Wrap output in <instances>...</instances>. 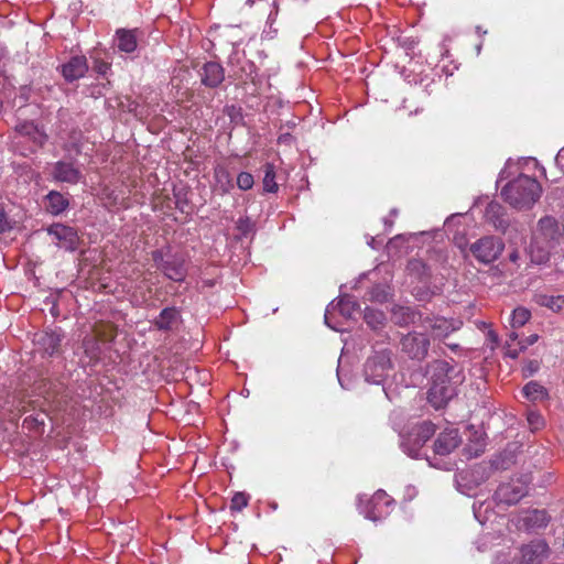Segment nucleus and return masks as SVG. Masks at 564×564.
<instances>
[{
  "instance_id": "nucleus-1",
  "label": "nucleus",
  "mask_w": 564,
  "mask_h": 564,
  "mask_svg": "<svg viewBox=\"0 0 564 564\" xmlns=\"http://www.w3.org/2000/svg\"><path fill=\"white\" fill-rule=\"evenodd\" d=\"M427 375L430 378L427 400L435 409L445 406L456 394L457 387L465 380L458 365L440 359L427 365Z\"/></svg>"
},
{
  "instance_id": "nucleus-2",
  "label": "nucleus",
  "mask_w": 564,
  "mask_h": 564,
  "mask_svg": "<svg viewBox=\"0 0 564 564\" xmlns=\"http://www.w3.org/2000/svg\"><path fill=\"white\" fill-rule=\"evenodd\" d=\"M541 193L542 187L535 178L520 175L502 188L501 196L512 207L524 209L533 206Z\"/></svg>"
},
{
  "instance_id": "nucleus-3",
  "label": "nucleus",
  "mask_w": 564,
  "mask_h": 564,
  "mask_svg": "<svg viewBox=\"0 0 564 564\" xmlns=\"http://www.w3.org/2000/svg\"><path fill=\"white\" fill-rule=\"evenodd\" d=\"M391 356L390 349H380L368 357L364 368L368 382L381 384L389 377L393 368Z\"/></svg>"
},
{
  "instance_id": "nucleus-4",
  "label": "nucleus",
  "mask_w": 564,
  "mask_h": 564,
  "mask_svg": "<svg viewBox=\"0 0 564 564\" xmlns=\"http://www.w3.org/2000/svg\"><path fill=\"white\" fill-rule=\"evenodd\" d=\"M469 250L479 262L491 263L502 252L503 245L498 238L487 236L471 243Z\"/></svg>"
},
{
  "instance_id": "nucleus-5",
  "label": "nucleus",
  "mask_w": 564,
  "mask_h": 564,
  "mask_svg": "<svg viewBox=\"0 0 564 564\" xmlns=\"http://www.w3.org/2000/svg\"><path fill=\"white\" fill-rule=\"evenodd\" d=\"M400 345L401 350L411 359L423 360L429 354L431 341L424 333L414 330L404 335Z\"/></svg>"
},
{
  "instance_id": "nucleus-6",
  "label": "nucleus",
  "mask_w": 564,
  "mask_h": 564,
  "mask_svg": "<svg viewBox=\"0 0 564 564\" xmlns=\"http://www.w3.org/2000/svg\"><path fill=\"white\" fill-rule=\"evenodd\" d=\"M527 494L528 481L517 478L501 484L495 492V499L499 505L511 506L519 502Z\"/></svg>"
},
{
  "instance_id": "nucleus-7",
  "label": "nucleus",
  "mask_w": 564,
  "mask_h": 564,
  "mask_svg": "<svg viewBox=\"0 0 564 564\" xmlns=\"http://www.w3.org/2000/svg\"><path fill=\"white\" fill-rule=\"evenodd\" d=\"M47 234L53 238L56 247L66 251H75L79 246V236L77 231L64 224H53L47 228Z\"/></svg>"
},
{
  "instance_id": "nucleus-8",
  "label": "nucleus",
  "mask_w": 564,
  "mask_h": 564,
  "mask_svg": "<svg viewBox=\"0 0 564 564\" xmlns=\"http://www.w3.org/2000/svg\"><path fill=\"white\" fill-rule=\"evenodd\" d=\"M422 326L433 333L434 338L444 339L449 334L458 330L462 322L457 319H447L445 317H425L422 321Z\"/></svg>"
},
{
  "instance_id": "nucleus-9",
  "label": "nucleus",
  "mask_w": 564,
  "mask_h": 564,
  "mask_svg": "<svg viewBox=\"0 0 564 564\" xmlns=\"http://www.w3.org/2000/svg\"><path fill=\"white\" fill-rule=\"evenodd\" d=\"M63 335L56 330H43L36 333L33 343L36 349L45 356H53L58 352Z\"/></svg>"
},
{
  "instance_id": "nucleus-10",
  "label": "nucleus",
  "mask_w": 564,
  "mask_h": 564,
  "mask_svg": "<svg viewBox=\"0 0 564 564\" xmlns=\"http://www.w3.org/2000/svg\"><path fill=\"white\" fill-rule=\"evenodd\" d=\"M549 555V546L543 540H534L520 549L518 564H538Z\"/></svg>"
},
{
  "instance_id": "nucleus-11",
  "label": "nucleus",
  "mask_w": 564,
  "mask_h": 564,
  "mask_svg": "<svg viewBox=\"0 0 564 564\" xmlns=\"http://www.w3.org/2000/svg\"><path fill=\"white\" fill-rule=\"evenodd\" d=\"M462 440L455 427L445 429L434 442V452L438 455H448L458 447Z\"/></svg>"
},
{
  "instance_id": "nucleus-12",
  "label": "nucleus",
  "mask_w": 564,
  "mask_h": 564,
  "mask_svg": "<svg viewBox=\"0 0 564 564\" xmlns=\"http://www.w3.org/2000/svg\"><path fill=\"white\" fill-rule=\"evenodd\" d=\"M392 500L383 490H378L369 499L367 510H365L366 518L377 521L381 519L387 512V508L391 505Z\"/></svg>"
},
{
  "instance_id": "nucleus-13",
  "label": "nucleus",
  "mask_w": 564,
  "mask_h": 564,
  "mask_svg": "<svg viewBox=\"0 0 564 564\" xmlns=\"http://www.w3.org/2000/svg\"><path fill=\"white\" fill-rule=\"evenodd\" d=\"M52 176L58 182L76 184L79 182L82 173L73 163L59 161L53 165Z\"/></svg>"
},
{
  "instance_id": "nucleus-14",
  "label": "nucleus",
  "mask_w": 564,
  "mask_h": 564,
  "mask_svg": "<svg viewBox=\"0 0 564 564\" xmlns=\"http://www.w3.org/2000/svg\"><path fill=\"white\" fill-rule=\"evenodd\" d=\"M88 69L85 56H73L62 66V73L66 80L73 82L82 78Z\"/></svg>"
},
{
  "instance_id": "nucleus-15",
  "label": "nucleus",
  "mask_w": 564,
  "mask_h": 564,
  "mask_svg": "<svg viewBox=\"0 0 564 564\" xmlns=\"http://www.w3.org/2000/svg\"><path fill=\"white\" fill-rule=\"evenodd\" d=\"M181 322V312L172 306L165 307L161 311L158 317L153 321V325L159 330H173Z\"/></svg>"
},
{
  "instance_id": "nucleus-16",
  "label": "nucleus",
  "mask_w": 564,
  "mask_h": 564,
  "mask_svg": "<svg viewBox=\"0 0 564 564\" xmlns=\"http://www.w3.org/2000/svg\"><path fill=\"white\" fill-rule=\"evenodd\" d=\"M225 78L224 68L215 62L206 63L203 67L202 83L208 87H217Z\"/></svg>"
},
{
  "instance_id": "nucleus-17",
  "label": "nucleus",
  "mask_w": 564,
  "mask_h": 564,
  "mask_svg": "<svg viewBox=\"0 0 564 564\" xmlns=\"http://www.w3.org/2000/svg\"><path fill=\"white\" fill-rule=\"evenodd\" d=\"M391 319L395 325L409 326L421 319V315L408 306H394L391 311Z\"/></svg>"
},
{
  "instance_id": "nucleus-18",
  "label": "nucleus",
  "mask_w": 564,
  "mask_h": 564,
  "mask_svg": "<svg viewBox=\"0 0 564 564\" xmlns=\"http://www.w3.org/2000/svg\"><path fill=\"white\" fill-rule=\"evenodd\" d=\"M553 249L554 248L551 245L543 243L541 240H538L534 237H532L529 247L530 259L533 263L536 264L546 263L550 259V254Z\"/></svg>"
},
{
  "instance_id": "nucleus-19",
  "label": "nucleus",
  "mask_w": 564,
  "mask_h": 564,
  "mask_svg": "<svg viewBox=\"0 0 564 564\" xmlns=\"http://www.w3.org/2000/svg\"><path fill=\"white\" fill-rule=\"evenodd\" d=\"M521 521L527 530H535L545 527L549 522V517L546 511L534 509L525 511L521 517Z\"/></svg>"
},
{
  "instance_id": "nucleus-20",
  "label": "nucleus",
  "mask_w": 564,
  "mask_h": 564,
  "mask_svg": "<svg viewBox=\"0 0 564 564\" xmlns=\"http://www.w3.org/2000/svg\"><path fill=\"white\" fill-rule=\"evenodd\" d=\"M159 270H161L167 279L176 282L183 281L186 275L183 261L178 259L166 260V262L159 264Z\"/></svg>"
},
{
  "instance_id": "nucleus-21",
  "label": "nucleus",
  "mask_w": 564,
  "mask_h": 564,
  "mask_svg": "<svg viewBox=\"0 0 564 564\" xmlns=\"http://www.w3.org/2000/svg\"><path fill=\"white\" fill-rule=\"evenodd\" d=\"M137 30L120 29L116 33L117 46L121 52L131 53L138 46Z\"/></svg>"
},
{
  "instance_id": "nucleus-22",
  "label": "nucleus",
  "mask_w": 564,
  "mask_h": 564,
  "mask_svg": "<svg viewBox=\"0 0 564 564\" xmlns=\"http://www.w3.org/2000/svg\"><path fill=\"white\" fill-rule=\"evenodd\" d=\"M46 210L52 215H59L66 210L69 205L68 199L56 191H51L46 197Z\"/></svg>"
},
{
  "instance_id": "nucleus-23",
  "label": "nucleus",
  "mask_w": 564,
  "mask_h": 564,
  "mask_svg": "<svg viewBox=\"0 0 564 564\" xmlns=\"http://www.w3.org/2000/svg\"><path fill=\"white\" fill-rule=\"evenodd\" d=\"M486 218L498 230H503L508 226V221L503 215V207L498 203H489L486 208Z\"/></svg>"
},
{
  "instance_id": "nucleus-24",
  "label": "nucleus",
  "mask_w": 564,
  "mask_h": 564,
  "mask_svg": "<svg viewBox=\"0 0 564 564\" xmlns=\"http://www.w3.org/2000/svg\"><path fill=\"white\" fill-rule=\"evenodd\" d=\"M534 302L540 306H545L553 312L564 311V295H549L538 293L534 295Z\"/></svg>"
},
{
  "instance_id": "nucleus-25",
  "label": "nucleus",
  "mask_w": 564,
  "mask_h": 564,
  "mask_svg": "<svg viewBox=\"0 0 564 564\" xmlns=\"http://www.w3.org/2000/svg\"><path fill=\"white\" fill-rule=\"evenodd\" d=\"M17 131L22 135L30 137L37 144H43L46 140V134L32 121L19 123Z\"/></svg>"
},
{
  "instance_id": "nucleus-26",
  "label": "nucleus",
  "mask_w": 564,
  "mask_h": 564,
  "mask_svg": "<svg viewBox=\"0 0 564 564\" xmlns=\"http://www.w3.org/2000/svg\"><path fill=\"white\" fill-rule=\"evenodd\" d=\"M522 392L528 400L533 402L545 400L549 397L546 389L536 381L528 382Z\"/></svg>"
},
{
  "instance_id": "nucleus-27",
  "label": "nucleus",
  "mask_w": 564,
  "mask_h": 564,
  "mask_svg": "<svg viewBox=\"0 0 564 564\" xmlns=\"http://www.w3.org/2000/svg\"><path fill=\"white\" fill-rule=\"evenodd\" d=\"M216 187L223 193H228L232 187L228 171L223 166H217L214 171Z\"/></svg>"
},
{
  "instance_id": "nucleus-28",
  "label": "nucleus",
  "mask_w": 564,
  "mask_h": 564,
  "mask_svg": "<svg viewBox=\"0 0 564 564\" xmlns=\"http://www.w3.org/2000/svg\"><path fill=\"white\" fill-rule=\"evenodd\" d=\"M263 189L267 193H275L279 188L275 182V169L272 163H265L263 166Z\"/></svg>"
},
{
  "instance_id": "nucleus-29",
  "label": "nucleus",
  "mask_w": 564,
  "mask_h": 564,
  "mask_svg": "<svg viewBox=\"0 0 564 564\" xmlns=\"http://www.w3.org/2000/svg\"><path fill=\"white\" fill-rule=\"evenodd\" d=\"M364 318L366 323L372 328L377 329L381 326H383L386 316L381 311L367 307L365 310Z\"/></svg>"
},
{
  "instance_id": "nucleus-30",
  "label": "nucleus",
  "mask_w": 564,
  "mask_h": 564,
  "mask_svg": "<svg viewBox=\"0 0 564 564\" xmlns=\"http://www.w3.org/2000/svg\"><path fill=\"white\" fill-rule=\"evenodd\" d=\"M435 433V425L432 422L425 421L416 429V438L420 445H423Z\"/></svg>"
},
{
  "instance_id": "nucleus-31",
  "label": "nucleus",
  "mask_w": 564,
  "mask_h": 564,
  "mask_svg": "<svg viewBox=\"0 0 564 564\" xmlns=\"http://www.w3.org/2000/svg\"><path fill=\"white\" fill-rule=\"evenodd\" d=\"M531 317L529 310L524 307H518L512 312L511 326L513 328L522 327Z\"/></svg>"
},
{
  "instance_id": "nucleus-32",
  "label": "nucleus",
  "mask_w": 564,
  "mask_h": 564,
  "mask_svg": "<svg viewBox=\"0 0 564 564\" xmlns=\"http://www.w3.org/2000/svg\"><path fill=\"white\" fill-rule=\"evenodd\" d=\"M253 184H254V180H253L252 174H250L248 172H241L238 174L237 186L241 191H248V189L252 188Z\"/></svg>"
},
{
  "instance_id": "nucleus-33",
  "label": "nucleus",
  "mask_w": 564,
  "mask_h": 564,
  "mask_svg": "<svg viewBox=\"0 0 564 564\" xmlns=\"http://www.w3.org/2000/svg\"><path fill=\"white\" fill-rule=\"evenodd\" d=\"M527 420L533 431L540 430L544 424L542 415L536 411H529Z\"/></svg>"
},
{
  "instance_id": "nucleus-34",
  "label": "nucleus",
  "mask_w": 564,
  "mask_h": 564,
  "mask_svg": "<svg viewBox=\"0 0 564 564\" xmlns=\"http://www.w3.org/2000/svg\"><path fill=\"white\" fill-rule=\"evenodd\" d=\"M248 505V497L243 492H237L231 499L230 509L241 511Z\"/></svg>"
},
{
  "instance_id": "nucleus-35",
  "label": "nucleus",
  "mask_w": 564,
  "mask_h": 564,
  "mask_svg": "<svg viewBox=\"0 0 564 564\" xmlns=\"http://www.w3.org/2000/svg\"><path fill=\"white\" fill-rule=\"evenodd\" d=\"M237 229L243 235L249 234L252 229V224H251L250 219L249 218H239V220L237 221Z\"/></svg>"
},
{
  "instance_id": "nucleus-36",
  "label": "nucleus",
  "mask_w": 564,
  "mask_h": 564,
  "mask_svg": "<svg viewBox=\"0 0 564 564\" xmlns=\"http://www.w3.org/2000/svg\"><path fill=\"white\" fill-rule=\"evenodd\" d=\"M539 339V336L536 334H532L524 339L519 341L520 350L527 349L529 346L535 344Z\"/></svg>"
},
{
  "instance_id": "nucleus-37",
  "label": "nucleus",
  "mask_w": 564,
  "mask_h": 564,
  "mask_svg": "<svg viewBox=\"0 0 564 564\" xmlns=\"http://www.w3.org/2000/svg\"><path fill=\"white\" fill-rule=\"evenodd\" d=\"M10 229V224L3 212H0V234Z\"/></svg>"
},
{
  "instance_id": "nucleus-38",
  "label": "nucleus",
  "mask_w": 564,
  "mask_h": 564,
  "mask_svg": "<svg viewBox=\"0 0 564 564\" xmlns=\"http://www.w3.org/2000/svg\"><path fill=\"white\" fill-rule=\"evenodd\" d=\"M508 349H507V355L510 357V358H518V356L520 355V352H522L523 350H520V347L519 348H511V344L508 343Z\"/></svg>"
},
{
  "instance_id": "nucleus-39",
  "label": "nucleus",
  "mask_w": 564,
  "mask_h": 564,
  "mask_svg": "<svg viewBox=\"0 0 564 564\" xmlns=\"http://www.w3.org/2000/svg\"><path fill=\"white\" fill-rule=\"evenodd\" d=\"M152 259L156 263L158 267H159V264H162L163 262H166L163 259V254H162V252L160 250H155V251L152 252Z\"/></svg>"
},
{
  "instance_id": "nucleus-40",
  "label": "nucleus",
  "mask_w": 564,
  "mask_h": 564,
  "mask_svg": "<svg viewBox=\"0 0 564 564\" xmlns=\"http://www.w3.org/2000/svg\"><path fill=\"white\" fill-rule=\"evenodd\" d=\"M538 368H539V365L535 361H530L527 366V370L529 371V375L534 373L538 370Z\"/></svg>"
},
{
  "instance_id": "nucleus-41",
  "label": "nucleus",
  "mask_w": 564,
  "mask_h": 564,
  "mask_svg": "<svg viewBox=\"0 0 564 564\" xmlns=\"http://www.w3.org/2000/svg\"><path fill=\"white\" fill-rule=\"evenodd\" d=\"M109 68V65L106 64V63H100L98 66H97V72L100 73V74H106L107 69Z\"/></svg>"
},
{
  "instance_id": "nucleus-42",
  "label": "nucleus",
  "mask_w": 564,
  "mask_h": 564,
  "mask_svg": "<svg viewBox=\"0 0 564 564\" xmlns=\"http://www.w3.org/2000/svg\"><path fill=\"white\" fill-rule=\"evenodd\" d=\"M517 339H518V335H517V333L512 332V333H510V335H509V339H508L507 344H508V343H509V344H511V343L516 341Z\"/></svg>"
},
{
  "instance_id": "nucleus-43",
  "label": "nucleus",
  "mask_w": 564,
  "mask_h": 564,
  "mask_svg": "<svg viewBox=\"0 0 564 564\" xmlns=\"http://www.w3.org/2000/svg\"><path fill=\"white\" fill-rule=\"evenodd\" d=\"M350 304V301L348 299H341L339 301V305L341 306V310L345 308L346 305H349Z\"/></svg>"
},
{
  "instance_id": "nucleus-44",
  "label": "nucleus",
  "mask_w": 564,
  "mask_h": 564,
  "mask_svg": "<svg viewBox=\"0 0 564 564\" xmlns=\"http://www.w3.org/2000/svg\"><path fill=\"white\" fill-rule=\"evenodd\" d=\"M556 159H557L558 161L564 160V148H562V149L558 151Z\"/></svg>"
},
{
  "instance_id": "nucleus-45",
  "label": "nucleus",
  "mask_w": 564,
  "mask_h": 564,
  "mask_svg": "<svg viewBox=\"0 0 564 564\" xmlns=\"http://www.w3.org/2000/svg\"><path fill=\"white\" fill-rule=\"evenodd\" d=\"M510 260H511V261H513V262H516V261L518 260V253H517V252H512V253L510 254Z\"/></svg>"
},
{
  "instance_id": "nucleus-46",
  "label": "nucleus",
  "mask_w": 564,
  "mask_h": 564,
  "mask_svg": "<svg viewBox=\"0 0 564 564\" xmlns=\"http://www.w3.org/2000/svg\"><path fill=\"white\" fill-rule=\"evenodd\" d=\"M489 336L492 341L497 343V335L494 332H489Z\"/></svg>"
},
{
  "instance_id": "nucleus-47",
  "label": "nucleus",
  "mask_w": 564,
  "mask_h": 564,
  "mask_svg": "<svg viewBox=\"0 0 564 564\" xmlns=\"http://www.w3.org/2000/svg\"><path fill=\"white\" fill-rule=\"evenodd\" d=\"M328 313H329V310L327 308V310H326V314H325V323H326L328 326H330V325H329V323H328Z\"/></svg>"
},
{
  "instance_id": "nucleus-48",
  "label": "nucleus",
  "mask_w": 564,
  "mask_h": 564,
  "mask_svg": "<svg viewBox=\"0 0 564 564\" xmlns=\"http://www.w3.org/2000/svg\"><path fill=\"white\" fill-rule=\"evenodd\" d=\"M448 347H449L452 350H455V349L458 347V345H452V344H449V345H448Z\"/></svg>"
}]
</instances>
